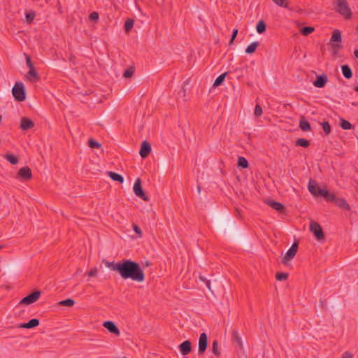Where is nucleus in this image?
<instances>
[{"label": "nucleus", "instance_id": "aec40b11", "mask_svg": "<svg viewBox=\"0 0 358 358\" xmlns=\"http://www.w3.org/2000/svg\"><path fill=\"white\" fill-rule=\"evenodd\" d=\"M299 127L304 131H309L311 130L310 123L304 117L301 119L299 122Z\"/></svg>", "mask_w": 358, "mask_h": 358}, {"label": "nucleus", "instance_id": "2eb2a0df", "mask_svg": "<svg viewBox=\"0 0 358 358\" xmlns=\"http://www.w3.org/2000/svg\"><path fill=\"white\" fill-rule=\"evenodd\" d=\"M34 126V122L27 117H22L20 122V129L22 130H29Z\"/></svg>", "mask_w": 358, "mask_h": 358}, {"label": "nucleus", "instance_id": "1a4fd4ad", "mask_svg": "<svg viewBox=\"0 0 358 358\" xmlns=\"http://www.w3.org/2000/svg\"><path fill=\"white\" fill-rule=\"evenodd\" d=\"M208 338L206 333H202L199 339V353L203 355L206 350Z\"/></svg>", "mask_w": 358, "mask_h": 358}, {"label": "nucleus", "instance_id": "bb28decb", "mask_svg": "<svg viewBox=\"0 0 358 358\" xmlns=\"http://www.w3.org/2000/svg\"><path fill=\"white\" fill-rule=\"evenodd\" d=\"M266 24L263 20H260L257 22V26H256V29L259 34L264 33L266 31Z\"/></svg>", "mask_w": 358, "mask_h": 358}, {"label": "nucleus", "instance_id": "9d476101", "mask_svg": "<svg viewBox=\"0 0 358 358\" xmlns=\"http://www.w3.org/2000/svg\"><path fill=\"white\" fill-rule=\"evenodd\" d=\"M308 188L309 192L315 196H322V194H319L320 191H324V189H321L315 181L310 180L308 182Z\"/></svg>", "mask_w": 358, "mask_h": 358}, {"label": "nucleus", "instance_id": "473e14b6", "mask_svg": "<svg viewBox=\"0 0 358 358\" xmlns=\"http://www.w3.org/2000/svg\"><path fill=\"white\" fill-rule=\"evenodd\" d=\"M238 165L243 169H246L248 167V162L247 159L243 157H238Z\"/></svg>", "mask_w": 358, "mask_h": 358}, {"label": "nucleus", "instance_id": "f8f14e48", "mask_svg": "<svg viewBox=\"0 0 358 358\" xmlns=\"http://www.w3.org/2000/svg\"><path fill=\"white\" fill-rule=\"evenodd\" d=\"M180 353L185 356L188 355L192 350V344L189 341L182 342L178 347Z\"/></svg>", "mask_w": 358, "mask_h": 358}, {"label": "nucleus", "instance_id": "c03bdc74", "mask_svg": "<svg viewBox=\"0 0 358 358\" xmlns=\"http://www.w3.org/2000/svg\"><path fill=\"white\" fill-rule=\"evenodd\" d=\"M35 17V13L34 12L27 13L26 14V18L29 23L31 22Z\"/></svg>", "mask_w": 358, "mask_h": 358}, {"label": "nucleus", "instance_id": "e2e57ef3", "mask_svg": "<svg viewBox=\"0 0 358 358\" xmlns=\"http://www.w3.org/2000/svg\"><path fill=\"white\" fill-rule=\"evenodd\" d=\"M3 248V245H0V249Z\"/></svg>", "mask_w": 358, "mask_h": 358}, {"label": "nucleus", "instance_id": "cd10ccee", "mask_svg": "<svg viewBox=\"0 0 358 358\" xmlns=\"http://www.w3.org/2000/svg\"><path fill=\"white\" fill-rule=\"evenodd\" d=\"M227 74V73L225 72V73L221 74L220 76H219L215 80V82L213 83V87H216L220 86L224 80V78H225Z\"/></svg>", "mask_w": 358, "mask_h": 358}, {"label": "nucleus", "instance_id": "bf43d9fd", "mask_svg": "<svg viewBox=\"0 0 358 358\" xmlns=\"http://www.w3.org/2000/svg\"><path fill=\"white\" fill-rule=\"evenodd\" d=\"M355 90L358 92V85L355 87Z\"/></svg>", "mask_w": 358, "mask_h": 358}, {"label": "nucleus", "instance_id": "393cba45", "mask_svg": "<svg viewBox=\"0 0 358 358\" xmlns=\"http://www.w3.org/2000/svg\"><path fill=\"white\" fill-rule=\"evenodd\" d=\"M330 41L331 43H334V42L341 43L342 41V38H341V34L340 31H338V29L334 30L333 32V34L331 37Z\"/></svg>", "mask_w": 358, "mask_h": 358}, {"label": "nucleus", "instance_id": "4be33fe9", "mask_svg": "<svg viewBox=\"0 0 358 358\" xmlns=\"http://www.w3.org/2000/svg\"><path fill=\"white\" fill-rule=\"evenodd\" d=\"M108 176L114 181L122 183L124 182V178L120 175L115 172H108Z\"/></svg>", "mask_w": 358, "mask_h": 358}, {"label": "nucleus", "instance_id": "4c0bfd02", "mask_svg": "<svg viewBox=\"0 0 358 358\" xmlns=\"http://www.w3.org/2000/svg\"><path fill=\"white\" fill-rule=\"evenodd\" d=\"M322 126L326 135H328L331 133V126L328 122H322Z\"/></svg>", "mask_w": 358, "mask_h": 358}, {"label": "nucleus", "instance_id": "6e6d98bb", "mask_svg": "<svg viewBox=\"0 0 358 358\" xmlns=\"http://www.w3.org/2000/svg\"><path fill=\"white\" fill-rule=\"evenodd\" d=\"M354 55H355V57L358 59V50H355L354 51Z\"/></svg>", "mask_w": 358, "mask_h": 358}, {"label": "nucleus", "instance_id": "a19ab883", "mask_svg": "<svg viewBox=\"0 0 358 358\" xmlns=\"http://www.w3.org/2000/svg\"><path fill=\"white\" fill-rule=\"evenodd\" d=\"M275 277L278 280L282 281L287 280L288 275L286 273H278Z\"/></svg>", "mask_w": 358, "mask_h": 358}, {"label": "nucleus", "instance_id": "c9c22d12", "mask_svg": "<svg viewBox=\"0 0 358 358\" xmlns=\"http://www.w3.org/2000/svg\"><path fill=\"white\" fill-rule=\"evenodd\" d=\"M212 351L213 352L217 355V356H220V350L219 349V347H218V342L217 341H214L213 343V345H212Z\"/></svg>", "mask_w": 358, "mask_h": 358}, {"label": "nucleus", "instance_id": "6ab92c4d", "mask_svg": "<svg viewBox=\"0 0 358 358\" xmlns=\"http://www.w3.org/2000/svg\"><path fill=\"white\" fill-rule=\"evenodd\" d=\"M319 194H322L327 201L335 203L336 196L334 194L329 192L327 189H324V191H320Z\"/></svg>", "mask_w": 358, "mask_h": 358}, {"label": "nucleus", "instance_id": "f257e3e1", "mask_svg": "<svg viewBox=\"0 0 358 358\" xmlns=\"http://www.w3.org/2000/svg\"><path fill=\"white\" fill-rule=\"evenodd\" d=\"M113 271L118 272L123 279H131L139 282L145 280V275L140 265L131 260L117 262Z\"/></svg>", "mask_w": 358, "mask_h": 358}, {"label": "nucleus", "instance_id": "c756f323", "mask_svg": "<svg viewBox=\"0 0 358 358\" xmlns=\"http://www.w3.org/2000/svg\"><path fill=\"white\" fill-rule=\"evenodd\" d=\"M310 145L309 141L305 139V138H299L296 141V145L297 146H301L303 148H307Z\"/></svg>", "mask_w": 358, "mask_h": 358}, {"label": "nucleus", "instance_id": "423d86ee", "mask_svg": "<svg viewBox=\"0 0 358 358\" xmlns=\"http://www.w3.org/2000/svg\"><path fill=\"white\" fill-rule=\"evenodd\" d=\"M16 178L22 181L29 180L32 178L31 170L28 166H24L20 169Z\"/></svg>", "mask_w": 358, "mask_h": 358}, {"label": "nucleus", "instance_id": "09e8293b", "mask_svg": "<svg viewBox=\"0 0 358 358\" xmlns=\"http://www.w3.org/2000/svg\"><path fill=\"white\" fill-rule=\"evenodd\" d=\"M26 63L29 69L34 68L29 56L26 57Z\"/></svg>", "mask_w": 358, "mask_h": 358}, {"label": "nucleus", "instance_id": "2f4dec72", "mask_svg": "<svg viewBox=\"0 0 358 358\" xmlns=\"http://www.w3.org/2000/svg\"><path fill=\"white\" fill-rule=\"evenodd\" d=\"M340 126L343 129H345V130L351 129L352 128V124L350 122H348L344 119L341 120Z\"/></svg>", "mask_w": 358, "mask_h": 358}, {"label": "nucleus", "instance_id": "4468645a", "mask_svg": "<svg viewBox=\"0 0 358 358\" xmlns=\"http://www.w3.org/2000/svg\"><path fill=\"white\" fill-rule=\"evenodd\" d=\"M328 78L327 75L322 74L317 76L316 80L313 83L314 86L316 87L322 88L324 87L327 83Z\"/></svg>", "mask_w": 358, "mask_h": 358}, {"label": "nucleus", "instance_id": "a878e982", "mask_svg": "<svg viewBox=\"0 0 358 358\" xmlns=\"http://www.w3.org/2000/svg\"><path fill=\"white\" fill-rule=\"evenodd\" d=\"M4 158L6 159L11 164H17L19 162L18 158L11 154L7 153L4 155Z\"/></svg>", "mask_w": 358, "mask_h": 358}, {"label": "nucleus", "instance_id": "603ef678", "mask_svg": "<svg viewBox=\"0 0 358 358\" xmlns=\"http://www.w3.org/2000/svg\"><path fill=\"white\" fill-rule=\"evenodd\" d=\"M17 327L21 329H30L28 322L20 324Z\"/></svg>", "mask_w": 358, "mask_h": 358}, {"label": "nucleus", "instance_id": "49530a36", "mask_svg": "<svg viewBox=\"0 0 358 358\" xmlns=\"http://www.w3.org/2000/svg\"><path fill=\"white\" fill-rule=\"evenodd\" d=\"M134 231L138 235L139 237L142 236V231L141 228L136 224H133Z\"/></svg>", "mask_w": 358, "mask_h": 358}, {"label": "nucleus", "instance_id": "dca6fc26", "mask_svg": "<svg viewBox=\"0 0 358 358\" xmlns=\"http://www.w3.org/2000/svg\"><path fill=\"white\" fill-rule=\"evenodd\" d=\"M27 78L31 83L37 82L40 79V77L35 71L34 68L29 69V72L27 74Z\"/></svg>", "mask_w": 358, "mask_h": 358}, {"label": "nucleus", "instance_id": "13d9d810", "mask_svg": "<svg viewBox=\"0 0 358 358\" xmlns=\"http://www.w3.org/2000/svg\"><path fill=\"white\" fill-rule=\"evenodd\" d=\"M236 211H237V213H238V215H240V211H239V210H238V209H236Z\"/></svg>", "mask_w": 358, "mask_h": 358}, {"label": "nucleus", "instance_id": "680f3d73", "mask_svg": "<svg viewBox=\"0 0 358 358\" xmlns=\"http://www.w3.org/2000/svg\"><path fill=\"white\" fill-rule=\"evenodd\" d=\"M1 121V116L0 115V122Z\"/></svg>", "mask_w": 358, "mask_h": 358}, {"label": "nucleus", "instance_id": "6e6552de", "mask_svg": "<svg viewBox=\"0 0 358 358\" xmlns=\"http://www.w3.org/2000/svg\"><path fill=\"white\" fill-rule=\"evenodd\" d=\"M41 296V292L36 291L24 297L20 302V304L30 305L36 302Z\"/></svg>", "mask_w": 358, "mask_h": 358}, {"label": "nucleus", "instance_id": "7c9ffc66", "mask_svg": "<svg viewBox=\"0 0 358 358\" xmlns=\"http://www.w3.org/2000/svg\"><path fill=\"white\" fill-rule=\"evenodd\" d=\"M315 29L313 27H305L301 29L300 32L303 36H308L314 31Z\"/></svg>", "mask_w": 358, "mask_h": 358}, {"label": "nucleus", "instance_id": "37998d69", "mask_svg": "<svg viewBox=\"0 0 358 358\" xmlns=\"http://www.w3.org/2000/svg\"><path fill=\"white\" fill-rule=\"evenodd\" d=\"M98 271H99L96 267L92 268L87 272V275L89 277H96L98 274Z\"/></svg>", "mask_w": 358, "mask_h": 358}, {"label": "nucleus", "instance_id": "58836bf2", "mask_svg": "<svg viewBox=\"0 0 358 358\" xmlns=\"http://www.w3.org/2000/svg\"><path fill=\"white\" fill-rule=\"evenodd\" d=\"M134 73V68L131 67L129 69H127L124 72L123 76L125 78H131L133 76Z\"/></svg>", "mask_w": 358, "mask_h": 358}, {"label": "nucleus", "instance_id": "de8ad7c7", "mask_svg": "<svg viewBox=\"0 0 358 358\" xmlns=\"http://www.w3.org/2000/svg\"><path fill=\"white\" fill-rule=\"evenodd\" d=\"M186 94H187V91L185 88H182V90H180L178 92V96L180 98L183 99L184 100H185Z\"/></svg>", "mask_w": 358, "mask_h": 358}, {"label": "nucleus", "instance_id": "a18cd8bd", "mask_svg": "<svg viewBox=\"0 0 358 358\" xmlns=\"http://www.w3.org/2000/svg\"><path fill=\"white\" fill-rule=\"evenodd\" d=\"M90 20L92 21L97 20L99 19V13L97 12H92L90 15Z\"/></svg>", "mask_w": 358, "mask_h": 358}, {"label": "nucleus", "instance_id": "b1692460", "mask_svg": "<svg viewBox=\"0 0 358 358\" xmlns=\"http://www.w3.org/2000/svg\"><path fill=\"white\" fill-rule=\"evenodd\" d=\"M259 45V43L258 41L252 42L246 48L245 52L247 54L254 53L256 51Z\"/></svg>", "mask_w": 358, "mask_h": 358}, {"label": "nucleus", "instance_id": "3c124183", "mask_svg": "<svg viewBox=\"0 0 358 358\" xmlns=\"http://www.w3.org/2000/svg\"><path fill=\"white\" fill-rule=\"evenodd\" d=\"M341 358H353V354L350 351H345L342 355Z\"/></svg>", "mask_w": 358, "mask_h": 358}, {"label": "nucleus", "instance_id": "5fc2aeb1", "mask_svg": "<svg viewBox=\"0 0 358 358\" xmlns=\"http://www.w3.org/2000/svg\"><path fill=\"white\" fill-rule=\"evenodd\" d=\"M332 46L334 48L333 54L336 55L337 53V48H338L340 45L338 44L333 43Z\"/></svg>", "mask_w": 358, "mask_h": 358}, {"label": "nucleus", "instance_id": "0eeeda50", "mask_svg": "<svg viewBox=\"0 0 358 358\" xmlns=\"http://www.w3.org/2000/svg\"><path fill=\"white\" fill-rule=\"evenodd\" d=\"M298 250V244L296 243H294L291 248L287 250L285 257L282 259V263L286 264L288 262H289L292 259H293Z\"/></svg>", "mask_w": 358, "mask_h": 358}, {"label": "nucleus", "instance_id": "c85d7f7f", "mask_svg": "<svg viewBox=\"0 0 358 358\" xmlns=\"http://www.w3.org/2000/svg\"><path fill=\"white\" fill-rule=\"evenodd\" d=\"M278 6L292 10L287 0H272Z\"/></svg>", "mask_w": 358, "mask_h": 358}, {"label": "nucleus", "instance_id": "412c9836", "mask_svg": "<svg viewBox=\"0 0 358 358\" xmlns=\"http://www.w3.org/2000/svg\"><path fill=\"white\" fill-rule=\"evenodd\" d=\"M232 338L238 344V347L241 349H243V342H242L241 338L239 336V334L237 330H234L232 331Z\"/></svg>", "mask_w": 358, "mask_h": 358}, {"label": "nucleus", "instance_id": "9b49d317", "mask_svg": "<svg viewBox=\"0 0 358 358\" xmlns=\"http://www.w3.org/2000/svg\"><path fill=\"white\" fill-rule=\"evenodd\" d=\"M151 152V145L150 144L147 142L146 141H144L141 143V149L139 154L142 158H146L149 154Z\"/></svg>", "mask_w": 358, "mask_h": 358}, {"label": "nucleus", "instance_id": "39448f33", "mask_svg": "<svg viewBox=\"0 0 358 358\" xmlns=\"http://www.w3.org/2000/svg\"><path fill=\"white\" fill-rule=\"evenodd\" d=\"M134 192L136 196L140 197L141 199L148 201L149 200L148 196L145 194L141 187V180L137 178L134 185Z\"/></svg>", "mask_w": 358, "mask_h": 358}, {"label": "nucleus", "instance_id": "f704fd0d", "mask_svg": "<svg viewBox=\"0 0 358 358\" xmlns=\"http://www.w3.org/2000/svg\"><path fill=\"white\" fill-rule=\"evenodd\" d=\"M75 301L71 299H67L59 302V304L63 306L71 307L74 305Z\"/></svg>", "mask_w": 358, "mask_h": 358}, {"label": "nucleus", "instance_id": "864d4df0", "mask_svg": "<svg viewBox=\"0 0 358 358\" xmlns=\"http://www.w3.org/2000/svg\"><path fill=\"white\" fill-rule=\"evenodd\" d=\"M106 265L107 267L110 268L111 270L113 271V268L115 267V266L117 265V263L114 264L113 262H106Z\"/></svg>", "mask_w": 358, "mask_h": 358}, {"label": "nucleus", "instance_id": "f3484780", "mask_svg": "<svg viewBox=\"0 0 358 358\" xmlns=\"http://www.w3.org/2000/svg\"><path fill=\"white\" fill-rule=\"evenodd\" d=\"M266 203L272 208L276 210L278 212H282L284 210V206L279 202L273 200H268Z\"/></svg>", "mask_w": 358, "mask_h": 358}, {"label": "nucleus", "instance_id": "ddd939ff", "mask_svg": "<svg viewBox=\"0 0 358 358\" xmlns=\"http://www.w3.org/2000/svg\"><path fill=\"white\" fill-rule=\"evenodd\" d=\"M103 326L108 330L109 332L119 336L120 332L114 322L111 321H106L103 322Z\"/></svg>", "mask_w": 358, "mask_h": 358}, {"label": "nucleus", "instance_id": "4d7b16f0", "mask_svg": "<svg viewBox=\"0 0 358 358\" xmlns=\"http://www.w3.org/2000/svg\"><path fill=\"white\" fill-rule=\"evenodd\" d=\"M197 191H198L199 193L201 192V187L200 186L197 187Z\"/></svg>", "mask_w": 358, "mask_h": 358}, {"label": "nucleus", "instance_id": "a211bd4d", "mask_svg": "<svg viewBox=\"0 0 358 358\" xmlns=\"http://www.w3.org/2000/svg\"><path fill=\"white\" fill-rule=\"evenodd\" d=\"M334 203L341 209L350 210V206L344 199L337 197Z\"/></svg>", "mask_w": 358, "mask_h": 358}, {"label": "nucleus", "instance_id": "5701e85b", "mask_svg": "<svg viewBox=\"0 0 358 358\" xmlns=\"http://www.w3.org/2000/svg\"><path fill=\"white\" fill-rule=\"evenodd\" d=\"M342 73L343 76L347 78L350 79L352 76V72L350 69V68L348 65H343L341 66Z\"/></svg>", "mask_w": 358, "mask_h": 358}, {"label": "nucleus", "instance_id": "0e129e2a", "mask_svg": "<svg viewBox=\"0 0 358 358\" xmlns=\"http://www.w3.org/2000/svg\"><path fill=\"white\" fill-rule=\"evenodd\" d=\"M124 358H127V357H124Z\"/></svg>", "mask_w": 358, "mask_h": 358}, {"label": "nucleus", "instance_id": "20e7f679", "mask_svg": "<svg viewBox=\"0 0 358 358\" xmlns=\"http://www.w3.org/2000/svg\"><path fill=\"white\" fill-rule=\"evenodd\" d=\"M310 231L315 236L318 241L323 240L324 238L323 231L318 223L314 221H310Z\"/></svg>", "mask_w": 358, "mask_h": 358}, {"label": "nucleus", "instance_id": "052dcab7", "mask_svg": "<svg viewBox=\"0 0 358 358\" xmlns=\"http://www.w3.org/2000/svg\"><path fill=\"white\" fill-rule=\"evenodd\" d=\"M357 31L358 32V25H357Z\"/></svg>", "mask_w": 358, "mask_h": 358}, {"label": "nucleus", "instance_id": "7ed1b4c3", "mask_svg": "<svg viewBox=\"0 0 358 358\" xmlns=\"http://www.w3.org/2000/svg\"><path fill=\"white\" fill-rule=\"evenodd\" d=\"M12 93L16 101H23L25 100V91L22 83H16L12 89Z\"/></svg>", "mask_w": 358, "mask_h": 358}, {"label": "nucleus", "instance_id": "f03ea898", "mask_svg": "<svg viewBox=\"0 0 358 358\" xmlns=\"http://www.w3.org/2000/svg\"><path fill=\"white\" fill-rule=\"evenodd\" d=\"M334 6L336 12L341 15L345 19L352 17V11L347 0H335Z\"/></svg>", "mask_w": 358, "mask_h": 358}, {"label": "nucleus", "instance_id": "e433bc0d", "mask_svg": "<svg viewBox=\"0 0 358 358\" xmlns=\"http://www.w3.org/2000/svg\"><path fill=\"white\" fill-rule=\"evenodd\" d=\"M88 145L91 148H101V144L93 140L92 138H90L88 141Z\"/></svg>", "mask_w": 358, "mask_h": 358}, {"label": "nucleus", "instance_id": "ea45409f", "mask_svg": "<svg viewBox=\"0 0 358 358\" xmlns=\"http://www.w3.org/2000/svg\"><path fill=\"white\" fill-rule=\"evenodd\" d=\"M262 108L259 105H256L255 108L254 115L255 117H260L262 115Z\"/></svg>", "mask_w": 358, "mask_h": 358}, {"label": "nucleus", "instance_id": "79ce46f5", "mask_svg": "<svg viewBox=\"0 0 358 358\" xmlns=\"http://www.w3.org/2000/svg\"><path fill=\"white\" fill-rule=\"evenodd\" d=\"M28 324H29L30 329L34 328V327H37L39 324V320L38 319L34 318V319L30 320L28 322Z\"/></svg>", "mask_w": 358, "mask_h": 358}, {"label": "nucleus", "instance_id": "8fccbe9b", "mask_svg": "<svg viewBox=\"0 0 358 358\" xmlns=\"http://www.w3.org/2000/svg\"><path fill=\"white\" fill-rule=\"evenodd\" d=\"M238 29H234L233 30V32H232V34H231V40H230V44H232L233 43V41H234V39L236 38V37L237 36V34H238Z\"/></svg>", "mask_w": 358, "mask_h": 358}, {"label": "nucleus", "instance_id": "72a5a7b5", "mask_svg": "<svg viewBox=\"0 0 358 358\" xmlns=\"http://www.w3.org/2000/svg\"><path fill=\"white\" fill-rule=\"evenodd\" d=\"M134 24V20L133 19H128L124 24V29L126 32H129Z\"/></svg>", "mask_w": 358, "mask_h": 358}]
</instances>
